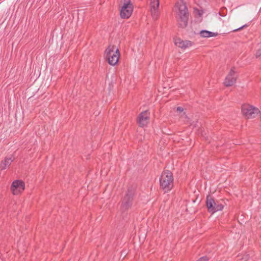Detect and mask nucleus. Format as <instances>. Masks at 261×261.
Wrapping results in <instances>:
<instances>
[{
	"mask_svg": "<svg viewBox=\"0 0 261 261\" xmlns=\"http://www.w3.org/2000/svg\"><path fill=\"white\" fill-rule=\"evenodd\" d=\"M176 7L178 9L177 21L179 27L185 28L188 25L189 13L187 7L182 1L176 3Z\"/></svg>",
	"mask_w": 261,
	"mask_h": 261,
	"instance_id": "nucleus-1",
	"label": "nucleus"
},
{
	"mask_svg": "<svg viewBox=\"0 0 261 261\" xmlns=\"http://www.w3.org/2000/svg\"><path fill=\"white\" fill-rule=\"evenodd\" d=\"M160 186L165 193L171 190L173 187L172 173L169 170L164 171L160 178Z\"/></svg>",
	"mask_w": 261,
	"mask_h": 261,
	"instance_id": "nucleus-2",
	"label": "nucleus"
},
{
	"mask_svg": "<svg viewBox=\"0 0 261 261\" xmlns=\"http://www.w3.org/2000/svg\"><path fill=\"white\" fill-rule=\"evenodd\" d=\"M136 190L132 187L128 188L126 193L121 199L120 210L122 212L127 211L132 206Z\"/></svg>",
	"mask_w": 261,
	"mask_h": 261,
	"instance_id": "nucleus-3",
	"label": "nucleus"
},
{
	"mask_svg": "<svg viewBox=\"0 0 261 261\" xmlns=\"http://www.w3.org/2000/svg\"><path fill=\"white\" fill-rule=\"evenodd\" d=\"M115 46L114 45L109 46L105 50V56L109 64L114 66L118 62L120 57V53L118 48L115 50Z\"/></svg>",
	"mask_w": 261,
	"mask_h": 261,
	"instance_id": "nucleus-4",
	"label": "nucleus"
},
{
	"mask_svg": "<svg viewBox=\"0 0 261 261\" xmlns=\"http://www.w3.org/2000/svg\"><path fill=\"white\" fill-rule=\"evenodd\" d=\"M206 205L209 213H214L222 211L224 207L223 204L218 200H215L210 195H208L206 199Z\"/></svg>",
	"mask_w": 261,
	"mask_h": 261,
	"instance_id": "nucleus-5",
	"label": "nucleus"
},
{
	"mask_svg": "<svg viewBox=\"0 0 261 261\" xmlns=\"http://www.w3.org/2000/svg\"><path fill=\"white\" fill-rule=\"evenodd\" d=\"M260 111L251 105L245 104L242 106V113L247 119L255 118Z\"/></svg>",
	"mask_w": 261,
	"mask_h": 261,
	"instance_id": "nucleus-6",
	"label": "nucleus"
},
{
	"mask_svg": "<svg viewBox=\"0 0 261 261\" xmlns=\"http://www.w3.org/2000/svg\"><path fill=\"white\" fill-rule=\"evenodd\" d=\"M123 4L120 10V16L122 18H128L133 11V5L130 0H123Z\"/></svg>",
	"mask_w": 261,
	"mask_h": 261,
	"instance_id": "nucleus-7",
	"label": "nucleus"
},
{
	"mask_svg": "<svg viewBox=\"0 0 261 261\" xmlns=\"http://www.w3.org/2000/svg\"><path fill=\"white\" fill-rule=\"evenodd\" d=\"M150 113L148 110L142 112L137 117V122L140 127L146 126L149 123Z\"/></svg>",
	"mask_w": 261,
	"mask_h": 261,
	"instance_id": "nucleus-8",
	"label": "nucleus"
},
{
	"mask_svg": "<svg viewBox=\"0 0 261 261\" xmlns=\"http://www.w3.org/2000/svg\"><path fill=\"white\" fill-rule=\"evenodd\" d=\"M237 79V75L236 74L235 67H233L225 77L224 84L226 87L232 86L236 83Z\"/></svg>",
	"mask_w": 261,
	"mask_h": 261,
	"instance_id": "nucleus-9",
	"label": "nucleus"
},
{
	"mask_svg": "<svg viewBox=\"0 0 261 261\" xmlns=\"http://www.w3.org/2000/svg\"><path fill=\"white\" fill-rule=\"evenodd\" d=\"M24 182L22 180H15L11 185V190L14 195H19L24 190Z\"/></svg>",
	"mask_w": 261,
	"mask_h": 261,
	"instance_id": "nucleus-10",
	"label": "nucleus"
},
{
	"mask_svg": "<svg viewBox=\"0 0 261 261\" xmlns=\"http://www.w3.org/2000/svg\"><path fill=\"white\" fill-rule=\"evenodd\" d=\"M150 11L153 19H156L159 16V0H150Z\"/></svg>",
	"mask_w": 261,
	"mask_h": 261,
	"instance_id": "nucleus-11",
	"label": "nucleus"
},
{
	"mask_svg": "<svg viewBox=\"0 0 261 261\" xmlns=\"http://www.w3.org/2000/svg\"><path fill=\"white\" fill-rule=\"evenodd\" d=\"M175 44L182 49H186L192 45V42L189 40H182L180 38L175 39Z\"/></svg>",
	"mask_w": 261,
	"mask_h": 261,
	"instance_id": "nucleus-12",
	"label": "nucleus"
},
{
	"mask_svg": "<svg viewBox=\"0 0 261 261\" xmlns=\"http://www.w3.org/2000/svg\"><path fill=\"white\" fill-rule=\"evenodd\" d=\"M201 37L203 38H208L211 37H216L218 36V33H214L207 30H202L199 33Z\"/></svg>",
	"mask_w": 261,
	"mask_h": 261,
	"instance_id": "nucleus-13",
	"label": "nucleus"
},
{
	"mask_svg": "<svg viewBox=\"0 0 261 261\" xmlns=\"http://www.w3.org/2000/svg\"><path fill=\"white\" fill-rule=\"evenodd\" d=\"M13 160L11 158H6L4 162H2L1 164V168L2 170L5 169L7 166H9Z\"/></svg>",
	"mask_w": 261,
	"mask_h": 261,
	"instance_id": "nucleus-14",
	"label": "nucleus"
},
{
	"mask_svg": "<svg viewBox=\"0 0 261 261\" xmlns=\"http://www.w3.org/2000/svg\"><path fill=\"white\" fill-rule=\"evenodd\" d=\"M255 57L256 58L261 57V48L257 49L256 52Z\"/></svg>",
	"mask_w": 261,
	"mask_h": 261,
	"instance_id": "nucleus-15",
	"label": "nucleus"
},
{
	"mask_svg": "<svg viewBox=\"0 0 261 261\" xmlns=\"http://www.w3.org/2000/svg\"><path fill=\"white\" fill-rule=\"evenodd\" d=\"M208 259L206 256H203L200 258L197 261H208Z\"/></svg>",
	"mask_w": 261,
	"mask_h": 261,
	"instance_id": "nucleus-16",
	"label": "nucleus"
},
{
	"mask_svg": "<svg viewBox=\"0 0 261 261\" xmlns=\"http://www.w3.org/2000/svg\"><path fill=\"white\" fill-rule=\"evenodd\" d=\"M248 25L247 24H245V25H243V26L240 27L238 29H236L235 30H234L233 31V32H237V31H239L241 30H242V29L245 28V27H247Z\"/></svg>",
	"mask_w": 261,
	"mask_h": 261,
	"instance_id": "nucleus-17",
	"label": "nucleus"
},
{
	"mask_svg": "<svg viewBox=\"0 0 261 261\" xmlns=\"http://www.w3.org/2000/svg\"><path fill=\"white\" fill-rule=\"evenodd\" d=\"M176 111L179 113L182 112L184 111V108L181 107H178L177 108Z\"/></svg>",
	"mask_w": 261,
	"mask_h": 261,
	"instance_id": "nucleus-18",
	"label": "nucleus"
}]
</instances>
